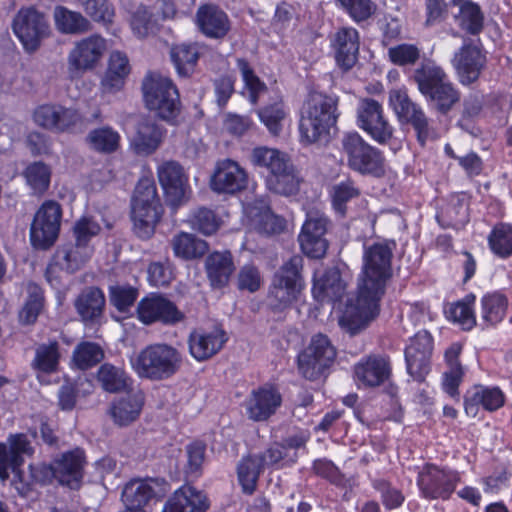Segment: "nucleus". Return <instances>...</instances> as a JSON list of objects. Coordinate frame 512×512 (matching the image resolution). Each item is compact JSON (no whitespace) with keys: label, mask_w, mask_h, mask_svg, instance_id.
<instances>
[{"label":"nucleus","mask_w":512,"mask_h":512,"mask_svg":"<svg viewBox=\"0 0 512 512\" xmlns=\"http://www.w3.org/2000/svg\"><path fill=\"white\" fill-rule=\"evenodd\" d=\"M339 96L326 92L309 93L298 123L299 141L307 146L330 137L340 117Z\"/></svg>","instance_id":"obj_1"},{"label":"nucleus","mask_w":512,"mask_h":512,"mask_svg":"<svg viewBox=\"0 0 512 512\" xmlns=\"http://www.w3.org/2000/svg\"><path fill=\"white\" fill-rule=\"evenodd\" d=\"M251 163L255 169L265 174L270 191L290 196L299 190V178L289 156L277 149L264 146L255 147L251 153Z\"/></svg>","instance_id":"obj_2"},{"label":"nucleus","mask_w":512,"mask_h":512,"mask_svg":"<svg viewBox=\"0 0 512 512\" xmlns=\"http://www.w3.org/2000/svg\"><path fill=\"white\" fill-rule=\"evenodd\" d=\"M144 106L154 115L175 125L182 110L180 92L174 81L159 72L149 71L141 84Z\"/></svg>","instance_id":"obj_3"},{"label":"nucleus","mask_w":512,"mask_h":512,"mask_svg":"<svg viewBox=\"0 0 512 512\" xmlns=\"http://www.w3.org/2000/svg\"><path fill=\"white\" fill-rule=\"evenodd\" d=\"M395 241L374 242L364 246L357 288L384 297L393 276L392 258Z\"/></svg>","instance_id":"obj_4"},{"label":"nucleus","mask_w":512,"mask_h":512,"mask_svg":"<svg viewBox=\"0 0 512 512\" xmlns=\"http://www.w3.org/2000/svg\"><path fill=\"white\" fill-rule=\"evenodd\" d=\"M302 272L303 258L293 255L274 274L267 295L271 311L283 312L299 301L305 289Z\"/></svg>","instance_id":"obj_5"},{"label":"nucleus","mask_w":512,"mask_h":512,"mask_svg":"<svg viewBox=\"0 0 512 512\" xmlns=\"http://www.w3.org/2000/svg\"><path fill=\"white\" fill-rule=\"evenodd\" d=\"M164 209L152 179L142 178L138 181L132 197L131 217L134 232L140 239L148 240L161 220Z\"/></svg>","instance_id":"obj_6"},{"label":"nucleus","mask_w":512,"mask_h":512,"mask_svg":"<svg viewBox=\"0 0 512 512\" xmlns=\"http://www.w3.org/2000/svg\"><path fill=\"white\" fill-rule=\"evenodd\" d=\"M182 354L175 347L155 343L143 348L135 360V372L140 378L163 381L176 375L182 366Z\"/></svg>","instance_id":"obj_7"},{"label":"nucleus","mask_w":512,"mask_h":512,"mask_svg":"<svg viewBox=\"0 0 512 512\" xmlns=\"http://www.w3.org/2000/svg\"><path fill=\"white\" fill-rule=\"evenodd\" d=\"M337 358V348L331 339L323 333L314 334L308 345L297 355L299 374L309 381L326 378Z\"/></svg>","instance_id":"obj_8"},{"label":"nucleus","mask_w":512,"mask_h":512,"mask_svg":"<svg viewBox=\"0 0 512 512\" xmlns=\"http://www.w3.org/2000/svg\"><path fill=\"white\" fill-rule=\"evenodd\" d=\"M341 144L347 165L351 170L360 175L375 178H380L385 174L383 152L365 141L357 131L345 133Z\"/></svg>","instance_id":"obj_9"},{"label":"nucleus","mask_w":512,"mask_h":512,"mask_svg":"<svg viewBox=\"0 0 512 512\" xmlns=\"http://www.w3.org/2000/svg\"><path fill=\"white\" fill-rule=\"evenodd\" d=\"M11 28L25 52L30 54L51 35L46 15L34 6L21 7L13 17Z\"/></svg>","instance_id":"obj_10"},{"label":"nucleus","mask_w":512,"mask_h":512,"mask_svg":"<svg viewBox=\"0 0 512 512\" xmlns=\"http://www.w3.org/2000/svg\"><path fill=\"white\" fill-rule=\"evenodd\" d=\"M62 208L59 203L48 200L42 203L31 223L29 239L35 250H49L60 233Z\"/></svg>","instance_id":"obj_11"},{"label":"nucleus","mask_w":512,"mask_h":512,"mask_svg":"<svg viewBox=\"0 0 512 512\" xmlns=\"http://www.w3.org/2000/svg\"><path fill=\"white\" fill-rule=\"evenodd\" d=\"M445 77L444 70L431 60L423 61L413 74L419 92L428 104L435 105L442 114L448 112V83L444 82Z\"/></svg>","instance_id":"obj_12"},{"label":"nucleus","mask_w":512,"mask_h":512,"mask_svg":"<svg viewBox=\"0 0 512 512\" xmlns=\"http://www.w3.org/2000/svg\"><path fill=\"white\" fill-rule=\"evenodd\" d=\"M356 124L379 145L388 144L394 137V127L385 116L382 104L373 98L359 101Z\"/></svg>","instance_id":"obj_13"},{"label":"nucleus","mask_w":512,"mask_h":512,"mask_svg":"<svg viewBox=\"0 0 512 512\" xmlns=\"http://www.w3.org/2000/svg\"><path fill=\"white\" fill-rule=\"evenodd\" d=\"M136 318L144 325L161 323L169 326L182 322L185 314L165 295L152 292L137 303Z\"/></svg>","instance_id":"obj_14"},{"label":"nucleus","mask_w":512,"mask_h":512,"mask_svg":"<svg viewBox=\"0 0 512 512\" xmlns=\"http://www.w3.org/2000/svg\"><path fill=\"white\" fill-rule=\"evenodd\" d=\"M382 297L357 288L354 302H349L339 319L342 329L351 335L359 333L380 313Z\"/></svg>","instance_id":"obj_15"},{"label":"nucleus","mask_w":512,"mask_h":512,"mask_svg":"<svg viewBox=\"0 0 512 512\" xmlns=\"http://www.w3.org/2000/svg\"><path fill=\"white\" fill-rule=\"evenodd\" d=\"M93 248H84L77 243H64L57 247L50 263L45 270V278L52 287L62 284L58 271H66L69 274L80 270L93 254Z\"/></svg>","instance_id":"obj_16"},{"label":"nucleus","mask_w":512,"mask_h":512,"mask_svg":"<svg viewBox=\"0 0 512 512\" xmlns=\"http://www.w3.org/2000/svg\"><path fill=\"white\" fill-rule=\"evenodd\" d=\"M434 347L432 335L422 330L410 338L404 350L406 371L419 384L425 383L431 371V357Z\"/></svg>","instance_id":"obj_17"},{"label":"nucleus","mask_w":512,"mask_h":512,"mask_svg":"<svg viewBox=\"0 0 512 512\" xmlns=\"http://www.w3.org/2000/svg\"><path fill=\"white\" fill-rule=\"evenodd\" d=\"M35 123L57 133H76L81 131L84 119L77 109L56 104L38 106L34 113Z\"/></svg>","instance_id":"obj_18"},{"label":"nucleus","mask_w":512,"mask_h":512,"mask_svg":"<svg viewBox=\"0 0 512 512\" xmlns=\"http://www.w3.org/2000/svg\"><path fill=\"white\" fill-rule=\"evenodd\" d=\"M389 102L399 122L410 124L416 132L418 142L424 145L429 136V125L420 105L413 102L407 91L402 89L392 90Z\"/></svg>","instance_id":"obj_19"},{"label":"nucleus","mask_w":512,"mask_h":512,"mask_svg":"<svg viewBox=\"0 0 512 512\" xmlns=\"http://www.w3.org/2000/svg\"><path fill=\"white\" fill-rule=\"evenodd\" d=\"M226 331L220 325L211 329L195 328L187 339L191 357L197 362H204L217 355L228 341Z\"/></svg>","instance_id":"obj_20"},{"label":"nucleus","mask_w":512,"mask_h":512,"mask_svg":"<svg viewBox=\"0 0 512 512\" xmlns=\"http://www.w3.org/2000/svg\"><path fill=\"white\" fill-rule=\"evenodd\" d=\"M157 175L167 203L176 211L185 202L187 192H190L188 176L176 161L162 163L158 167Z\"/></svg>","instance_id":"obj_21"},{"label":"nucleus","mask_w":512,"mask_h":512,"mask_svg":"<svg viewBox=\"0 0 512 512\" xmlns=\"http://www.w3.org/2000/svg\"><path fill=\"white\" fill-rule=\"evenodd\" d=\"M53 460L56 468L57 482L71 490H79L83 483L85 466L87 464L84 449L75 447L62 452Z\"/></svg>","instance_id":"obj_22"},{"label":"nucleus","mask_w":512,"mask_h":512,"mask_svg":"<svg viewBox=\"0 0 512 512\" xmlns=\"http://www.w3.org/2000/svg\"><path fill=\"white\" fill-rule=\"evenodd\" d=\"M283 402L279 389L271 384H264L253 389L246 400V413L254 422L269 420Z\"/></svg>","instance_id":"obj_23"},{"label":"nucleus","mask_w":512,"mask_h":512,"mask_svg":"<svg viewBox=\"0 0 512 512\" xmlns=\"http://www.w3.org/2000/svg\"><path fill=\"white\" fill-rule=\"evenodd\" d=\"M195 23L199 32L208 39L223 40L232 28L231 20L219 5L205 3L198 7Z\"/></svg>","instance_id":"obj_24"},{"label":"nucleus","mask_w":512,"mask_h":512,"mask_svg":"<svg viewBox=\"0 0 512 512\" xmlns=\"http://www.w3.org/2000/svg\"><path fill=\"white\" fill-rule=\"evenodd\" d=\"M329 219L317 217L307 219L298 236L301 251L311 259L323 258L328 250L329 242L325 238Z\"/></svg>","instance_id":"obj_25"},{"label":"nucleus","mask_w":512,"mask_h":512,"mask_svg":"<svg viewBox=\"0 0 512 512\" xmlns=\"http://www.w3.org/2000/svg\"><path fill=\"white\" fill-rule=\"evenodd\" d=\"M331 49L337 67L342 72L350 71L358 61L360 35L353 27L339 28L331 39Z\"/></svg>","instance_id":"obj_26"},{"label":"nucleus","mask_w":512,"mask_h":512,"mask_svg":"<svg viewBox=\"0 0 512 512\" xmlns=\"http://www.w3.org/2000/svg\"><path fill=\"white\" fill-rule=\"evenodd\" d=\"M247 184V172L238 162L231 159H225L217 163L210 181L213 191L231 195L244 190Z\"/></svg>","instance_id":"obj_27"},{"label":"nucleus","mask_w":512,"mask_h":512,"mask_svg":"<svg viewBox=\"0 0 512 512\" xmlns=\"http://www.w3.org/2000/svg\"><path fill=\"white\" fill-rule=\"evenodd\" d=\"M505 394L498 386L477 384L468 389L464 395V410L470 417H476L480 408L494 412L505 404Z\"/></svg>","instance_id":"obj_28"},{"label":"nucleus","mask_w":512,"mask_h":512,"mask_svg":"<svg viewBox=\"0 0 512 512\" xmlns=\"http://www.w3.org/2000/svg\"><path fill=\"white\" fill-rule=\"evenodd\" d=\"M106 41L100 35H91L76 43L68 56L71 71L84 72L93 69L103 56Z\"/></svg>","instance_id":"obj_29"},{"label":"nucleus","mask_w":512,"mask_h":512,"mask_svg":"<svg viewBox=\"0 0 512 512\" xmlns=\"http://www.w3.org/2000/svg\"><path fill=\"white\" fill-rule=\"evenodd\" d=\"M166 130L150 117L142 118L136 125L130 147L138 156L152 155L161 145Z\"/></svg>","instance_id":"obj_30"},{"label":"nucleus","mask_w":512,"mask_h":512,"mask_svg":"<svg viewBox=\"0 0 512 512\" xmlns=\"http://www.w3.org/2000/svg\"><path fill=\"white\" fill-rule=\"evenodd\" d=\"M354 373L357 380L364 386H380L390 377V358L387 355L370 354L355 365Z\"/></svg>","instance_id":"obj_31"},{"label":"nucleus","mask_w":512,"mask_h":512,"mask_svg":"<svg viewBox=\"0 0 512 512\" xmlns=\"http://www.w3.org/2000/svg\"><path fill=\"white\" fill-rule=\"evenodd\" d=\"M486 64V55L481 48L474 44H465L455 54L454 66L459 80L464 85L475 82Z\"/></svg>","instance_id":"obj_32"},{"label":"nucleus","mask_w":512,"mask_h":512,"mask_svg":"<svg viewBox=\"0 0 512 512\" xmlns=\"http://www.w3.org/2000/svg\"><path fill=\"white\" fill-rule=\"evenodd\" d=\"M206 495L191 485H182L165 502L162 512H206Z\"/></svg>","instance_id":"obj_33"},{"label":"nucleus","mask_w":512,"mask_h":512,"mask_svg":"<svg viewBox=\"0 0 512 512\" xmlns=\"http://www.w3.org/2000/svg\"><path fill=\"white\" fill-rule=\"evenodd\" d=\"M450 7L453 11L455 24L463 32L478 35L484 28V14L481 7L472 0H452Z\"/></svg>","instance_id":"obj_34"},{"label":"nucleus","mask_w":512,"mask_h":512,"mask_svg":"<svg viewBox=\"0 0 512 512\" xmlns=\"http://www.w3.org/2000/svg\"><path fill=\"white\" fill-rule=\"evenodd\" d=\"M105 303L104 292L99 287L90 286L79 293L74 307L84 323H96L103 316Z\"/></svg>","instance_id":"obj_35"},{"label":"nucleus","mask_w":512,"mask_h":512,"mask_svg":"<svg viewBox=\"0 0 512 512\" xmlns=\"http://www.w3.org/2000/svg\"><path fill=\"white\" fill-rule=\"evenodd\" d=\"M346 290V283L337 267H328L322 276L315 280L312 287L314 297L319 301L336 303L340 301Z\"/></svg>","instance_id":"obj_36"},{"label":"nucleus","mask_w":512,"mask_h":512,"mask_svg":"<svg viewBox=\"0 0 512 512\" xmlns=\"http://www.w3.org/2000/svg\"><path fill=\"white\" fill-rule=\"evenodd\" d=\"M131 68L125 53L114 51L110 54L108 66L101 80L102 91L114 94L123 89Z\"/></svg>","instance_id":"obj_37"},{"label":"nucleus","mask_w":512,"mask_h":512,"mask_svg":"<svg viewBox=\"0 0 512 512\" xmlns=\"http://www.w3.org/2000/svg\"><path fill=\"white\" fill-rule=\"evenodd\" d=\"M131 68L125 53L114 51L110 54L108 66L101 80L102 91L114 94L123 89Z\"/></svg>","instance_id":"obj_38"},{"label":"nucleus","mask_w":512,"mask_h":512,"mask_svg":"<svg viewBox=\"0 0 512 512\" xmlns=\"http://www.w3.org/2000/svg\"><path fill=\"white\" fill-rule=\"evenodd\" d=\"M145 397L143 392L128 393L126 396L114 400L110 407V414L114 423L120 427H126L135 422L144 407Z\"/></svg>","instance_id":"obj_39"},{"label":"nucleus","mask_w":512,"mask_h":512,"mask_svg":"<svg viewBox=\"0 0 512 512\" xmlns=\"http://www.w3.org/2000/svg\"><path fill=\"white\" fill-rule=\"evenodd\" d=\"M153 479H132L122 491V501L125 509L130 512H146L145 507L155 498L156 492L152 486Z\"/></svg>","instance_id":"obj_40"},{"label":"nucleus","mask_w":512,"mask_h":512,"mask_svg":"<svg viewBox=\"0 0 512 512\" xmlns=\"http://www.w3.org/2000/svg\"><path fill=\"white\" fill-rule=\"evenodd\" d=\"M417 485L425 498L448 499V476L433 464H427L419 473Z\"/></svg>","instance_id":"obj_41"},{"label":"nucleus","mask_w":512,"mask_h":512,"mask_svg":"<svg viewBox=\"0 0 512 512\" xmlns=\"http://www.w3.org/2000/svg\"><path fill=\"white\" fill-rule=\"evenodd\" d=\"M264 465L265 459L261 455L249 454L240 459L236 472L243 494L252 495L256 491Z\"/></svg>","instance_id":"obj_42"},{"label":"nucleus","mask_w":512,"mask_h":512,"mask_svg":"<svg viewBox=\"0 0 512 512\" xmlns=\"http://www.w3.org/2000/svg\"><path fill=\"white\" fill-rule=\"evenodd\" d=\"M26 294L18 319L23 325H34L46 307L45 291L38 283L29 281L26 285Z\"/></svg>","instance_id":"obj_43"},{"label":"nucleus","mask_w":512,"mask_h":512,"mask_svg":"<svg viewBox=\"0 0 512 512\" xmlns=\"http://www.w3.org/2000/svg\"><path fill=\"white\" fill-rule=\"evenodd\" d=\"M205 265L211 285L216 288L226 286L235 270L233 256L230 251L212 252L208 255Z\"/></svg>","instance_id":"obj_44"},{"label":"nucleus","mask_w":512,"mask_h":512,"mask_svg":"<svg viewBox=\"0 0 512 512\" xmlns=\"http://www.w3.org/2000/svg\"><path fill=\"white\" fill-rule=\"evenodd\" d=\"M53 20L58 32L64 35H80L88 32L91 24L80 12L57 5L53 10Z\"/></svg>","instance_id":"obj_45"},{"label":"nucleus","mask_w":512,"mask_h":512,"mask_svg":"<svg viewBox=\"0 0 512 512\" xmlns=\"http://www.w3.org/2000/svg\"><path fill=\"white\" fill-rule=\"evenodd\" d=\"M170 58L179 77H190L197 66L200 52L196 43L175 44L170 48Z\"/></svg>","instance_id":"obj_46"},{"label":"nucleus","mask_w":512,"mask_h":512,"mask_svg":"<svg viewBox=\"0 0 512 512\" xmlns=\"http://www.w3.org/2000/svg\"><path fill=\"white\" fill-rule=\"evenodd\" d=\"M174 255L183 260L202 258L209 250V245L194 234L179 232L172 239Z\"/></svg>","instance_id":"obj_47"},{"label":"nucleus","mask_w":512,"mask_h":512,"mask_svg":"<svg viewBox=\"0 0 512 512\" xmlns=\"http://www.w3.org/2000/svg\"><path fill=\"white\" fill-rule=\"evenodd\" d=\"M97 379L104 391L119 393L131 388L133 380L123 368L103 363L97 371Z\"/></svg>","instance_id":"obj_48"},{"label":"nucleus","mask_w":512,"mask_h":512,"mask_svg":"<svg viewBox=\"0 0 512 512\" xmlns=\"http://www.w3.org/2000/svg\"><path fill=\"white\" fill-rule=\"evenodd\" d=\"M331 206L341 218L346 217L348 211V203L357 199L361 195L360 188L352 179H346L332 186L330 192Z\"/></svg>","instance_id":"obj_49"},{"label":"nucleus","mask_w":512,"mask_h":512,"mask_svg":"<svg viewBox=\"0 0 512 512\" xmlns=\"http://www.w3.org/2000/svg\"><path fill=\"white\" fill-rule=\"evenodd\" d=\"M481 321L495 325L503 321L508 309V299L500 292H491L481 298Z\"/></svg>","instance_id":"obj_50"},{"label":"nucleus","mask_w":512,"mask_h":512,"mask_svg":"<svg viewBox=\"0 0 512 512\" xmlns=\"http://www.w3.org/2000/svg\"><path fill=\"white\" fill-rule=\"evenodd\" d=\"M61 358L60 345L57 340L40 344L32 361V367L37 372L52 374L57 372Z\"/></svg>","instance_id":"obj_51"},{"label":"nucleus","mask_w":512,"mask_h":512,"mask_svg":"<svg viewBox=\"0 0 512 512\" xmlns=\"http://www.w3.org/2000/svg\"><path fill=\"white\" fill-rule=\"evenodd\" d=\"M121 136L110 126H103L91 130L86 142L96 152L112 154L120 147Z\"/></svg>","instance_id":"obj_52"},{"label":"nucleus","mask_w":512,"mask_h":512,"mask_svg":"<svg viewBox=\"0 0 512 512\" xmlns=\"http://www.w3.org/2000/svg\"><path fill=\"white\" fill-rule=\"evenodd\" d=\"M104 357V351L98 343L81 341L73 350L72 362L77 369L86 371L98 365Z\"/></svg>","instance_id":"obj_53"},{"label":"nucleus","mask_w":512,"mask_h":512,"mask_svg":"<svg viewBox=\"0 0 512 512\" xmlns=\"http://www.w3.org/2000/svg\"><path fill=\"white\" fill-rule=\"evenodd\" d=\"M236 67L238 68L248 92V100L252 105L259 102L260 95L267 91V86L263 80L255 73L254 68L246 58H237Z\"/></svg>","instance_id":"obj_54"},{"label":"nucleus","mask_w":512,"mask_h":512,"mask_svg":"<svg viewBox=\"0 0 512 512\" xmlns=\"http://www.w3.org/2000/svg\"><path fill=\"white\" fill-rule=\"evenodd\" d=\"M288 112L282 99L268 103L257 110L261 123L273 136H278L283 129V121Z\"/></svg>","instance_id":"obj_55"},{"label":"nucleus","mask_w":512,"mask_h":512,"mask_svg":"<svg viewBox=\"0 0 512 512\" xmlns=\"http://www.w3.org/2000/svg\"><path fill=\"white\" fill-rule=\"evenodd\" d=\"M488 245L495 255L501 258L510 257L512 255V225L496 224L488 236Z\"/></svg>","instance_id":"obj_56"},{"label":"nucleus","mask_w":512,"mask_h":512,"mask_svg":"<svg viewBox=\"0 0 512 512\" xmlns=\"http://www.w3.org/2000/svg\"><path fill=\"white\" fill-rule=\"evenodd\" d=\"M475 299L474 294H467L450 308V320L458 324L462 330L469 331L476 325V316L473 309Z\"/></svg>","instance_id":"obj_57"},{"label":"nucleus","mask_w":512,"mask_h":512,"mask_svg":"<svg viewBox=\"0 0 512 512\" xmlns=\"http://www.w3.org/2000/svg\"><path fill=\"white\" fill-rule=\"evenodd\" d=\"M139 297V290L131 285H112L109 287V301L121 314H128Z\"/></svg>","instance_id":"obj_58"},{"label":"nucleus","mask_w":512,"mask_h":512,"mask_svg":"<svg viewBox=\"0 0 512 512\" xmlns=\"http://www.w3.org/2000/svg\"><path fill=\"white\" fill-rule=\"evenodd\" d=\"M372 488L379 494L382 505L385 510H395L400 508L405 502V496L402 490L393 486V484L384 478H376L371 481Z\"/></svg>","instance_id":"obj_59"},{"label":"nucleus","mask_w":512,"mask_h":512,"mask_svg":"<svg viewBox=\"0 0 512 512\" xmlns=\"http://www.w3.org/2000/svg\"><path fill=\"white\" fill-rule=\"evenodd\" d=\"M191 227L206 235L210 236L215 234L222 225V219L214 210L199 207L190 216L189 219Z\"/></svg>","instance_id":"obj_60"},{"label":"nucleus","mask_w":512,"mask_h":512,"mask_svg":"<svg viewBox=\"0 0 512 512\" xmlns=\"http://www.w3.org/2000/svg\"><path fill=\"white\" fill-rule=\"evenodd\" d=\"M23 175L27 184L35 193L43 194L50 186L51 169L42 161H36L29 164Z\"/></svg>","instance_id":"obj_61"},{"label":"nucleus","mask_w":512,"mask_h":512,"mask_svg":"<svg viewBox=\"0 0 512 512\" xmlns=\"http://www.w3.org/2000/svg\"><path fill=\"white\" fill-rule=\"evenodd\" d=\"M8 454L15 468L22 471L25 462L24 455L32 456L34 448L25 433L10 434L8 437Z\"/></svg>","instance_id":"obj_62"},{"label":"nucleus","mask_w":512,"mask_h":512,"mask_svg":"<svg viewBox=\"0 0 512 512\" xmlns=\"http://www.w3.org/2000/svg\"><path fill=\"white\" fill-rule=\"evenodd\" d=\"M334 3L357 23L368 20L376 9L372 0H334Z\"/></svg>","instance_id":"obj_63"},{"label":"nucleus","mask_w":512,"mask_h":512,"mask_svg":"<svg viewBox=\"0 0 512 512\" xmlns=\"http://www.w3.org/2000/svg\"><path fill=\"white\" fill-rule=\"evenodd\" d=\"M130 26L136 36L144 38L155 32L157 29V20L146 6L141 5L132 14Z\"/></svg>","instance_id":"obj_64"}]
</instances>
